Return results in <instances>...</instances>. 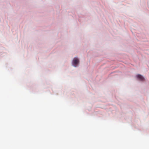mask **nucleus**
Here are the masks:
<instances>
[{"label": "nucleus", "mask_w": 149, "mask_h": 149, "mask_svg": "<svg viewBox=\"0 0 149 149\" xmlns=\"http://www.w3.org/2000/svg\"><path fill=\"white\" fill-rule=\"evenodd\" d=\"M137 77L141 81H143L144 79V78L141 75L138 74L137 75Z\"/></svg>", "instance_id": "2"}, {"label": "nucleus", "mask_w": 149, "mask_h": 149, "mask_svg": "<svg viewBox=\"0 0 149 149\" xmlns=\"http://www.w3.org/2000/svg\"><path fill=\"white\" fill-rule=\"evenodd\" d=\"M79 63V60L77 58H74L72 61V64L74 67H76Z\"/></svg>", "instance_id": "1"}]
</instances>
